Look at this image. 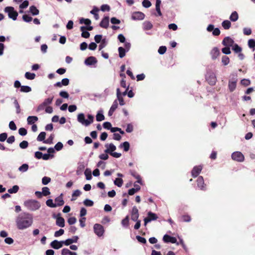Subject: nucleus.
<instances>
[{"mask_svg":"<svg viewBox=\"0 0 255 255\" xmlns=\"http://www.w3.org/2000/svg\"><path fill=\"white\" fill-rule=\"evenodd\" d=\"M163 241L166 243H171L172 244H175L177 242V240L175 237L170 236L167 234L163 236Z\"/></svg>","mask_w":255,"mask_h":255,"instance_id":"16","label":"nucleus"},{"mask_svg":"<svg viewBox=\"0 0 255 255\" xmlns=\"http://www.w3.org/2000/svg\"><path fill=\"white\" fill-rule=\"evenodd\" d=\"M19 190V186L17 185H14L11 188L8 189L7 191L9 194L16 193Z\"/></svg>","mask_w":255,"mask_h":255,"instance_id":"44","label":"nucleus"},{"mask_svg":"<svg viewBox=\"0 0 255 255\" xmlns=\"http://www.w3.org/2000/svg\"><path fill=\"white\" fill-rule=\"evenodd\" d=\"M46 132L44 131L41 132L37 137V140L39 141H43L45 140Z\"/></svg>","mask_w":255,"mask_h":255,"instance_id":"43","label":"nucleus"},{"mask_svg":"<svg viewBox=\"0 0 255 255\" xmlns=\"http://www.w3.org/2000/svg\"><path fill=\"white\" fill-rule=\"evenodd\" d=\"M42 193L43 196H47L50 194L49 189L47 187H44L42 188Z\"/></svg>","mask_w":255,"mask_h":255,"instance_id":"51","label":"nucleus"},{"mask_svg":"<svg viewBox=\"0 0 255 255\" xmlns=\"http://www.w3.org/2000/svg\"><path fill=\"white\" fill-rule=\"evenodd\" d=\"M222 26L226 29H229L231 26V22L228 20H225L222 22Z\"/></svg>","mask_w":255,"mask_h":255,"instance_id":"34","label":"nucleus"},{"mask_svg":"<svg viewBox=\"0 0 255 255\" xmlns=\"http://www.w3.org/2000/svg\"><path fill=\"white\" fill-rule=\"evenodd\" d=\"M34 73L27 72L25 74V77L28 80H33L35 77Z\"/></svg>","mask_w":255,"mask_h":255,"instance_id":"47","label":"nucleus"},{"mask_svg":"<svg viewBox=\"0 0 255 255\" xmlns=\"http://www.w3.org/2000/svg\"><path fill=\"white\" fill-rule=\"evenodd\" d=\"M16 227L18 230H23L30 227L33 223L31 214L23 212L19 214L15 219Z\"/></svg>","mask_w":255,"mask_h":255,"instance_id":"1","label":"nucleus"},{"mask_svg":"<svg viewBox=\"0 0 255 255\" xmlns=\"http://www.w3.org/2000/svg\"><path fill=\"white\" fill-rule=\"evenodd\" d=\"M130 174L137 179L136 182L140 184H142L141 178L140 176L135 171H130Z\"/></svg>","mask_w":255,"mask_h":255,"instance_id":"29","label":"nucleus"},{"mask_svg":"<svg viewBox=\"0 0 255 255\" xmlns=\"http://www.w3.org/2000/svg\"><path fill=\"white\" fill-rule=\"evenodd\" d=\"M161 3V0H156L155 2V10L157 13L156 16H161L162 13L160 10V5Z\"/></svg>","mask_w":255,"mask_h":255,"instance_id":"26","label":"nucleus"},{"mask_svg":"<svg viewBox=\"0 0 255 255\" xmlns=\"http://www.w3.org/2000/svg\"><path fill=\"white\" fill-rule=\"evenodd\" d=\"M54 137V135L51 134L47 139L43 141V143L49 144H52Z\"/></svg>","mask_w":255,"mask_h":255,"instance_id":"49","label":"nucleus"},{"mask_svg":"<svg viewBox=\"0 0 255 255\" xmlns=\"http://www.w3.org/2000/svg\"><path fill=\"white\" fill-rule=\"evenodd\" d=\"M230 62L229 58L227 56H223L222 58V62L224 65H227Z\"/></svg>","mask_w":255,"mask_h":255,"instance_id":"55","label":"nucleus"},{"mask_svg":"<svg viewBox=\"0 0 255 255\" xmlns=\"http://www.w3.org/2000/svg\"><path fill=\"white\" fill-rule=\"evenodd\" d=\"M100 44L99 45V50H101L102 49L105 48L108 43V41L106 38H103L101 42H100Z\"/></svg>","mask_w":255,"mask_h":255,"instance_id":"41","label":"nucleus"},{"mask_svg":"<svg viewBox=\"0 0 255 255\" xmlns=\"http://www.w3.org/2000/svg\"><path fill=\"white\" fill-rule=\"evenodd\" d=\"M206 79L209 84L211 85H215L216 82V77L214 73L208 74V75H206Z\"/></svg>","mask_w":255,"mask_h":255,"instance_id":"13","label":"nucleus"},{"mask_svg":"<svg viewBox=\"0 0 255 255\" xmlns=\"http://www.w3.org/2000/svg\"><path fill=\"white\" fill-rule=\"evenodd\" d=\"M118 52L119 53V57L121 58L125 56L126 52H128L123 47H119L118 48Z\"/></svg>","mask_w":255,"mask_h":255,"instance_id":"39","label":"nucleus"},{"mask_svg":"<svg viewBox=\"0 0 255 255\" xmlns=\"http://www.w3.org/2000/svg\"><path fill=\"white\" fill-rule=\"evenodd\" d=\"M24 206L29 210L36 211L41 206L39 202L35 200H28L24 202Z\"/></svg>","mask_w":255,"mask_h":255,"instance_id":"3","label":"nucleus"},{"mask_svg":"<svg viewBox=\"0 0 255 255\" xmlns=\"http://www.w3.org/2000/svg\"><path fill=\"white\" fill-rule=\"evenodd\" d=\"M63 147V145L61 142H58L54 146V149L57 151L61 150Z\"/></svg>","mask_w":255,"mask_h":255,"instance_id":"57","label":"nucleus"},{"mask_svg":"<svg viewBox=\"0 0 255 255\" xmlns=\"http://www.w3.org/2000/svg\"><path fill=\"white\" fill-rule=\"evenodd\" d=\"M84 204L87 207H92L94 205V202L90 199H86L83 201Z\"/></svg>","mask_w":255,"mask_h":255,"instance_id":"50","label":"nucleus"},{"mask_svg":"<svg viewBox=\"0 0 255 255\" xmlns=\"http://www.w3.org/2000/svg\"><path fill=\"white\" fill-rule=\"evenodd\" d=\"M79 23L80 24H85L86 25H89L91 23V21L88 18H81L80 19Z\"/></svg>","mask_w":255,"mask_h":255,"instance_id":"46","label":"nucleus"},{"mask_svg":"<svg viewBox=\"0 0 255 255\" xmlns=\"http://www.w3.org/2000/svg\"><path fill=\"white\" fill-rule=\"evenodd\" d=\"M60 213L57 214V217L55 215L53 216L54 218L56 219V224L60 227H64L65 226V220L64 219L60 217Z\"/></svg>","mask_w":255,"mask_h":255,"instance_id":"12","label":"nucleus"},{"mask_svg":"<svg viewBox=\"0 0 255 255\" xmlns=\"http://www.w3.org/2000/svg\"><path fill=\"white\" fill-rule=\"evenodd\" d=\"M145 15L140 11H135L131 14V19L134 20H141L144 18Z\"/></svg>","mask_w":255,"mask_h":255,"instance_id":"8","label":"nucleus"},{"mask_svg":"<svg viewBox=\"0 0 255 255\" xmlns=\"http://www.w3.org/2000/svg\"><path fill=\"white\" fill-rule=\"evenodd\" d=\"M102 37H103L102 35L97 34L94 37L95 41H96V43H99L100 42L102 41V39H103V38H102Z\"/></svg>","mask_w":255,"mask_h":255,"instance_id":"60","label":"nucleus"},{"mask_svg":"<svg viewBox=\"0 0 255 255\" xmlns=\"http://www.w3.org/2000/svg\"><path fill=\"white\" fill-rule=\"evenodd\" d=\"M232 159L238 162H243L245 159L244 155L240 151H235L231 155Z\"/></svg>","mask_w":255,"mask_h":255,"instance_id":"6","label":"nucleus"},{"mask_svg":"<svg viewBox=\"0 0 255 255\" xmlns=\"http://www.w3.org/2000/svg\"><path fill=\"white\" fill-rule=\"evenodd\" d=\"M79 237L77 236H73L72 238H69L65 241H63L64 244L65 246H69L73 243H76L78 242Z\"/></svg>","mask_w":255,"mask_h":255,"instance_id":"19","label":"nucleus"},{"mask_svg":"<svg viewBox=\"0 0 255 255\" xmlns=\"http://www.w3.org/2000/svg\"><path fill=\"white\" fill-rule=\"evenodd\" d=\"M231 21L235 22L238 20L239 18V15L237 11H233L230 16L229 17Z\"/></svg>","mask_w":255,"mask_h":255,"instance_id":"31","label":"nucleus"},{"mask_svg":"<svg viewBox=\"0 0 255 255\" xmlns=\"http://www.w3.org/2000/svg\"><path fill=\"white\" fill-rule=\"evenodd\" d=\"M28 146V142L26 140H23L19 143V147L21 149H25Z\"/></svg>","mask_w":255,"mask_h":255,"instance_id":"58","label":"nucleus"},{"mask_svg":"<svg viewBox=\"0 0 255 255\" xmlns=\"http://www.w3.org/2000/svg\"><path fill=\"white\" fill-rule=\"evenodd\" d=\"M53 99V97L51 98H48L44 100L42 104L45 106H47L48 105L51 104L52 102Z\"/></svg>","mask_w":255,"mask_h":255,"instance_id":"53","label":"nucleus"},{"mask_svg":"<svg viewBox=\"0 0 255 255\" xmlns=\"http://www.w3.org/2000/svg\"><path fill=\"white\" fill-rule=\"evenodd\" d=\"M28 167L29 166L27 164L24 163L18 168V170L21 172H25L28 170Z\"/></svg>","mask_w":255,"mask_h":255,"instance_id":"42","label":"nucleus"},{"mask_svg":"<svg viewBox=\"0 0 255 255\" xmlns=\"http://www.w3.org/2000/svg\"><path fill=\"white\" fill-rule=\"evenodd\" d=\"M80 30L82 31L81 36L82 37L88 38L90 37V33L86 30V26H82L80 27Z\"/></svg>","mask_w":255,"mask_h":255,"instance_id":"24","label":"nucleus"},{"mask_svg":"<svg viewBox=\"0 0 255 255\" xmlns=\"http://www.w3.org/2000/svg\"><path fill=\"white\" fill-rule=\"evenodd\" d=\"M181 219L182 221L184 222H190L191 221V217L187 214L182 215Z\"/></svg>","mask_w":255,"mask_h":255,"instance_id":"52","label":"nucleus"},{"mask_svg":"<svg viewBox=\"0 0 255 255\" xmlns=\"http://www.w3.org/2000/svg\"><path fill=\"white\" fill-rule=\"evenodd\" d=\"M235 42L234 40L229 36L225 37L222 42V44L226 47H232Z\"/></svg>","mask_w":255,"mask_h":255,"instance_id":"11","label":"nucleus"},{"mask_svg":"<svg viewBox=\"0 0 255 255\" xmlns=\"http://www.w3.org/2000/svg\"><path fill=\"white\" fill-rule=\"evenodd\" d=\"M143 29L146 30H150L153 27L152 24L150 21H148L144 22L143 23Z\"/></svg>","mask_w":255,"mask_h":255,"instance_id":"36","label":"nucleus"},{"mask_svg":"<svg viewBox=\"0 0 255 255\" xmlns=\"http://www.w3.org/2000/svg\"><path fill=\"white\" fill-rule=\"evenodd\" d=\"M37 117L31 116L28 117L27 119V124L29 125H34V123L38 121Z\"/></svg>","mask_w":255,"mask_h":255,"instance_id":"25","label":"nucleus"},{"mask_svg":"<svg viewBox=\"0 0 255 255\" xmlns=\"http://www.w3.org/2000/svg\"><path fill=\"white\" fill-rule=\"evenodd\" d=\"M31 91V88L28 86H21L20 88V92L28 93Z\"/></svg>","mask_w":255,"mask_h":255,"instance_id":"48","label":"nucleus"},{"mask_svg":"<svg viewBox=\"0 0 255 255\" xmlns=\"http://www.w3.org/2000/svg\"><path fill=\"white\" fill-rule=\"evenodd\" d=\"M85 168V165L83 164H80L79 165L78 167V169L77 170V174L79 175L81 174Z\"/></svg>","mask_w":255,"mask_h":255,"instance_id":"56","label":"nucleus"},{"mask_svg":"<svg viewBox=\"0 0 255 255\" xmlns=\"http://www.w3.org/2000/svg\"><path fill=\"white\" fill-rule=\"evenodd\" d=\"M117 97L119 101V104L121 106H123L125 104L124 99L121 96V92L119 88L117 89Z\"/></svg>","mask_w":255,"mask_h":255,"instance_id":"27","label":"nucleus"},{"mask_svg":"<svg viewBox=\"0 0 255 255\" xmlns=\"http://www.w3.org/2000/svg\"><path fill=\"white\" fill-rule=\"evenodd\" d=\"M96 118V120L98 122H101L105 120V116L103 114V111L102 110L98 111Z\"/></svg>","mask_w":255,"mask_h":255,"instance_id":"28","label":"nucleus"},{"mask_svg":"<svg viewBox=\"0 0 255 255\" xmlns=\"http://www.w3.org/2000/svg\"><path fill=\"white\" fill-rule=\"evenodd\" d=\"M29 11L33 15H37L39 14V10L34 5H32L29 7Z\"/></svg>","mask_w":255,"mask_h":255,"instance_id":"35","label":"nucleus"},{"mask_svg":"<svg viewBox=\"0 0 255 255\" xmlns=\"http://www.w3.org/2000/svg\"><path fill=\"white\" fill-rule=\"evenodd\" d=\"M84 174L85 175L86 178L87 180H90L92 179V172L91 170L90 169L87 168L85 170Z\"/></svg>","mask_w":255,"mask_h":255,"instance_id":"40","label":"nucleus"},{"mask_svg":"<svg viewBox=\"0 0 255 255\" xmlns=\"http://www.w3.org/2000/svg\"><path fill=\"white\" fill-rule=\"evenodd\" d=\"M232 50L234 51L236 53H238L242 51V48L241 47H240L238 44L237 43H234V45L232 46Z\"/></svg>","mask_w":255,"mask_h":255,"instance_id":"37","label":"nucleus"},{"mask_svg":"<svg viewBox=\"0 0 255 255\" xmlns=\"http://www.w3.org/2000/svg\"><path fill=\"white\" fill-rule=\"evenodd\" d=\"M248 46L250 48H254L255 47V40L250 39L248 41Z\"/></svg>","mask_w":255,"mask_h":255,"instance_id":"63","label":"nucleus"},{"mask_svg":"<svg viewBox=\"0 0 255 255\" xmlns=\"http://www.w3.org/2000/svg\"><path fill=\"white\" fill-rule=\"evenodd\" d=\"M157 218L158 217L155 213H152L151 211L148 212L147 213V217L145 218L143 220L144 225L146 226L147 223L152 221L156 220Z\"/></svg>","mask_w":255,"mask_h":255,"instance_id":"7","label":"nucleus"},{"mask_svg":"<svg viewBox=\"0 0 255 255\" xmlns=\"http://www.w3.org/2000/svg\"><path fill=\"white\" fill-rule=\"evenodd\" d=\"M46 204L47 206L51 208L56 207V204L53 203V200L51 199H48L46 202Z\"/></svg>","mask_w":255,"mask_h":255,"instance_id":"54","label":"nucleus"},{"mask_svg":"<svg viewBox=\"0 0 255 255\" xmlns=\"http://www.w3.org/2000/svg\"><path fill=\"white\" fill-rule=\"evenodd\" d=\"M118 106V102L117 100H115L108 112L109 116H111L113 115L115 111L117 109Z\"/></svg>","mask_w":255,"mask_h":255,"instance_id":"22","label":"nucleus"},{"mask_svg":"<svg viewBox=\"0 0 255 255\" xmlns=\"http://www.w3.org/2000/svg\"><path fill=\"white\" fill-rule=\"evenodd\" d=\"M55 204L56 207L58 206H61L64 204V201L63 199V194H61L58 197L55 199Z\"/></svg>","mask_w":255,"mask_h":255,"instance_id":"21","label":"nucleus"},{"mask_svg":"<svg viewBox=\"0 0 255 255\" xmlns=\"http://www.w3.org/2000/svg\"><path fill=\"white\" fill-rule=\"evenodd\" d=\"M220 52L219 49L217 47H214L211 51V55L212 59H216L219 55Z\"/></svg>","mask_w":255,"mask_h":255,"instance_id":"23","label":"nucleus"},{"mask_svg":"<svg viewBox=\"0 0 255 255\" xmlns=\"http://www.w3.org/2000/svg\"><path fill=\"white\" fill-rule=\"evenodd\" d=\"M4 11L7 13L8 16L9 18L12 19L13 20H15L18 16V12L15 10L12 6H6L4 8Z\"/></svg>","mask_w":255,"mask_h":255,"instance_id":"4","label":"nucleus"},{"mask_svg":"<svg viewBox=\"0 0 255 255\" xmlns=\"http://www.w3.org/2000/svg\"><path fill=\"white\" fill-rule=\"evenodd\" d=\"M237 81H229V88L231 92H233L235 90L236 87Z\"/></svg>","mask_w":255,"mask_h":255,"instance_id":"32","label":"nucleus"},{"mask_svg":"<svg viewBox=\"0 0 255 255\" xmlns=\"http://www.w3.org/2000/svg\"><path fill=\"white\" fill-rule=\"evenodd\" d=\"M51 181L50 178L46 176H44L42 179V183L43 185H47Z\"/></svg>","mask_w":255,"mask_h":255,"instance_id":"62","label":"nucleus"},{"mask_svg":"<svg viewBox=\"0 0 255 255\" xmlns=\"http://www.w3.org/2000/svg\"><path fill=\"white\" fill-rule=\"evenodd\" d=\"M139 217L138 210L136 207L134 206L131 212V219L132 221H136Z\"/></svg>","mask_w":255,"mask_h":255,"instance_id":"18","label":"nucleus"},{"mask_svg":"<svg viewBox=\"0 0 255 255\" xmlns=\"http://www.w3.org/2000/svg\"><path fill=\"white\" fill-rule=\"evenodd\" d=\"M114 184L119 187H121L123 184V180L121 178H117L114 181Z\"/></svg>","mask_w":255,"mask_h":255,"instance_id":"45","label":"nucleus"},{"mask_svg":"<svg viewBox=\"0 0 255 255\" xmlns=\"http://www.w3.org/2000/svg\"><path fill=\"white\" fill-rule=\"evenodd\" d=\"M97 62L96 58L94 56H90L85 60L84 63L87 66H91Z\"/></svg>","mask_w":255,"mask_h":255,"instance_id":"15","label":"nucleus"},{"mask_svg":"<svg viewBox=\"0 0 255 255\" xmlns=\"http://www.w3.org/2000/svg\"><path fill=\"white\" fill-rule=\"evenodd\" d=\"M64 244L63 241H58V240H54L50 243V246L54 249L58 250L62 248Z\"/></svg>","mask_w":255,"mask_h":255,"instance_id":"14","label":"nucleus"},{"mask_svg":"<svg viewBox=\"0 0 255 255\" xmlns=\"http://www.w3.org/2000/svg\"><path fill=\"white\" fill-rule=\"evenodd\" d=\"M88 119L86 120L85 115L83 113H80L77 116V121L83 126L88 127L93 123L94 117L91 114L87 115Z\"/></svg>","mask_w":255,"mask_h":255,"instance_id":"2","label":"nucleus"},{"mask_svg":"<svg viewBox=\"0 0 255 255\" xmlns=\"http://www.w3.org/2000/svg\"><path fill=\"white\" fill-rule=\"evenodd\" d=\"M109 24V17L108 16H105L101 20L100 26L104 28H107Z\"/></svg>","mask_w":255,"mask_h":255,"instance_id":"20","label":"nucleus"},{"mask_svg":"<svg viewBox=\"0 0 255 255\" xmlns=\"http://www.w3.org/2000/svg\"><path fill=\"white\" fill-rule=\"evenodd\" d=\"M18 133L21 136L25 135L27 133V130L24 128H21L18 129Z\"/></svg>","mask_w":255,"mask_h":255,"instance_id":"64","label":"nucleus"},{"mask_svg":"<svg viewBox=\"0 0 255 255\" xmlns=\"http://www.w3.org/2000/svg\"><path fill=\"white\" fill-rule=\"evenodd\" d=\"M12 100H13V104L14 105V106L16 108V114H18L20 113V108L18 101L15 98H13Z\"/></svg>","mask_w":255,"mask_h":255,"instance_id":"38","label":"nucleus"},{"mask_svg":"<svg viewBox=\"0 0 255 255\" xmlns=\"http://www.w3.org/2000/svg\"><path fill=\"white\" fill-rule=\"evenodd\" d=\"M166 49V47L165 46H160L158 50V52L159 54L162 55L165 53Z\"/></svg>","mask_w":255,"mask_h":255,"instance_id":"61","label":"nucleus"},{"mask_svg":"<svg viewBox=\"0 0 255 255\" xmlns=\"http://www.w3.org/2000/svg\"><path fill=\"white\" fill-rule=\"evenodd\" d=\"M142 6L145 8H148L151 5V3L148 0H143L142 2Z\"/></svg>","mask_w":255,"mask_h":255,"instance_id":"59","label":"nucleus"},{"mask_svg":"<svg viewBox=\"0 0 255 255\" xmlns=\"http://www.w3.org/2000/svg\"><path fill=\"white\" fill-rule=\"evenodd\" d=\"M129 147V143L128 141H125L121 143L120 145H119L120 148H123L124 149V150L126 152L128 151Z\"/></svg>","mask_w":255,"mask_h":255,"instance_id":"30","label":"nucleus"},{"mask_svg":"<svg viewBox=\"0 0 255 255\" xmlns=\"http://www.w3.org/2000/svg\"><path fill=\"white\" fill-rule=\"evenodd\" d=\"M203 166L201 165L194 166L191 171L192 176L193 178L197 177L201 172Z\"/></svg>","mask_w":255,"mask_h":255,"instance_id":"10","label":"nucleus"},{"mask_svg":"<svg viewBox=\"0 0 255 255\" xmlns=\"http://www.w3.org/2000/svg\"><path fill=\"white\" fill-rule=\"evenodd\" d=\"M105 147L107 148L105 150V152L110 154L116 150V146L112 143L110 144H106Z\"/></svg>","mask_w":255,"mask_h":255,"instance_id":"17","label":"nucleus"},{"mask_svg":"<svg viewBox=\"0 0 255 255\" xmlns=\"http://www.w3.org/2000/svg\"><path fill=\"white\" fill-rule=\"evenodd\" d=\"M94 231L95 234L99 237H102L105 232L103 226L99 224H95L94 225Z\"/></svg>","mask_w":255,"mask_h":255,"instance_id":"5","label":"nucleus"},{"mask_svg":"<svg viewBox=\"0 0 255 255\" xmlns=\"http://www.w3.org/2000/svg\"><path fill=\"white\" fill-rule=\"evenodd\" d=\"M197 185L198 187L201 190H206V185L204 183V180L202 176H200L197 180Z\"/></svg>","mask_w":255,"mask_h":255,"instance_id":"9","label":"nucleus"},{"mask_svg":"<svg viewBox=\"0 0 255 255\" xmlns=\"http://www.w3.org/2000/svg\"><path fill=\"white\" fill-rule=\"evenodd\" d=\"M121 224L125 228H128L129 226V217L127 215L124 219L122 220Z\"/></svg>","mask_w":255,"mask_h":255,"instance_id":"33","label":"nucleus"}]
</instances>
